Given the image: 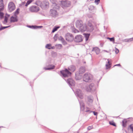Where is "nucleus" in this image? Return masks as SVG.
Segmentation results:
<instances>
[{
    "instance_id": "1",
    "label": "nucleus",
    "mask_w": 133,
    "mask_h": 133,
    "mask_svg": "<svg viewBox=\"0 0 133 133\" xmlns=\"http://www.w3.org/2000/svg\"><path fill=\"white\" fill-rule=\"evenodd\" d=\"M92 79V76L89 73L85 74L83 76V80L86 82H90Z\"/></svg>"
},
{
    "instance_id": "2",
    "label": "nucleus",
    "mask_w": 133,
    "mask_h": 133,
    "mask_svg": "<svg viewBox=\"0 0 133 133\" xmlns=\"http://www.w3.org/2000/svg\"><path fill=\"white\" fill-rule=\"evenodd\" d=\"M96 88L94 84L91 83L86 87V89L88 92H94L95 91Z\"/></svg>"
},
{
    "instance_id": "3",
    "label": "nucleus",
    "mask_w": 133,
    "mask_h": 133,
    "mask_svg": "<svg viewBox=\"0 0 133 133\" xmlns=\"http://www.w3.org/2000/svg\"><path fill=\"white\" fill-rule=\"evenodd\" d=\"M60 72L63 76L64 77L70 76L71 74V72L66 69H65L64 70L61 71Z\"/></svg>"
},
{
    "instance_id": "4",
    "label": "nucleus",
    "mask_w": 133,
    "mask_h": 133,
    "mask_svg": "<svg viewBox=\"0 0 133 133\" xmlns=\"http://www.w3.org/2000/svg\"><path fill=\"white\" fill-rule=\"evenodd\" d=\"M61 4L63 8L69 7L71 5V2L68 1H61Z\"/></svg>"
},
{
    "instance_id": "5",
    "label": "nucleus",
    "mask_w": 133,
    "mask_h": 133,
    "mask_svg": "<svg viewBox=\"0 0 133 133\" xmlns=\"http://www.w3.org/2000/svg\"><path fill=\"white\" fill-rule=\"evenodd\" d=\"M15 6L12 2H10L8 5V8L9 11L11 12L15 9Z\"/></svg>"
},
{
    "instance_id": "6",
    "label": "nucleus",
    "mask_w": 133,
    "mask_h": 133,
    "mask_svg": "<svg viewBox=\"0 0 133 133\" xmlns=\"http://www.w3.org/2000/svg\"><path fill=\"white\" fill-rule=\"evenodd\" d=\"M65 39L68 41L72 42L74 39V37L73 35L70 33H67L65 36Z\"/></svg>"
},
{
    "instance_id": "7",
    "label": "nucleus",
    "mask_w": 133,
    "mask_h": 133,
    "mask_svg": "<svg viewBox=\"0 0 133 133\" xmlns=\"http://www.w3.org/2000/svg\"><path fill=\"white\" fill-rule=\"evenodd\" d=\"M49 3L48 2L46 1H43L41 4V6L43 9H45L49 7Z\"/></svg>"
},
{
    "instance_id": "8",
    "label": "nucleus",
    "mask_w": 133,
    "mask_h": 133,
    "mask_svg": "<svg viewBox=\"0 0 133 133\" xmlns=\"http://www.w3.org/2000/svg\"><path fill=\"white\" fill-rule=\"evenodd\" d=\"M76 96L79 98L82 99L83 98V94L81 90L77 89L75 92Z\"/></svg>"
},
{
    "instance_id": "9",
    "label": "nucleus",
    "mask_w": 133,
    "mask_h": 133,
    "mask_svg": "<svg viewBox=\"0 0 133 133\" xmlns=\"http://www.w3.org/2000/svg\"><path fill=\"white\" fill-rule=\"evenodd\" d=\"M50 15L53 17H55L58 15V13L56 10L54 9H51L50 11Z\"/></svg>"
},
{
    "instance_id": "10",
    "label": "nucleus",
    "mask_w": 133,
    "mask_h": 133,
    "mask_svg": "<svg viewBox=\"0 0 133 133\" xmlns=\"http://www.w3.org/2000/svg\"><path fill=\"white\" fill-rule=\"evenodd\" d=\"M83 40L82 36L81 35H78L76 36L74 39V41L76 42H80Z\"/></svg>"
},
{
    "instance_id": "11",
    "label": "nucleus",
    "mask_w": 133,
    "mask_h": 133,
    "mask_svg": "<svg viewBox=\"0 0 133 133\" xmlns=\"http://www.w3.org/2000/svg\"><path fill=\"white\" fill-rule=\"evenodd\" d=\"M87 31L91 32L94 30V28L91 23H89L87 26Z\"/></svg>"
},
{
    "instance_id": "12",
    "label": "nucleus",
    "mask_w": 133,
    "mask_h": 133,
    "mask_svg": "<svg viewBox=\"0 0 133 133\" xmlns=\"http://www.w3.org/2000/svg\"><path fill=\"white\" fill-rule=\"evenodd\" d=\"M29 10L31 12H36L39 10V8L37 6H33L30 7Z\"/></svg>"
},
{
    "instance_id": "13",
    "label": "nucleus",
    "mask_w": 133,
    "mask_h": 133,
    "mask_svg": "<svg viewBox=\"0 0 133 133\" xmlns=\"http://www.w3.org/2000/svg\"><path fill=\"white\" fill-rule=\"evenodd\" d=\"M79 102L81 110L82 111H84L85 112V110H89L88 109H85V105L82 101H79Z\"/></svg>"
},
{
    "instance_id": "14",
    "label": "nucleus",
    "mask_w": 133,
    "mask_h": 133,
    "mask_svg": "<svg viewBox=\"0 0 133 133\" xmlns=\"http://www.w3.org/2000/svg\"><path fill=\"white\" fill-rule=\"evenodd\" d=\"M66 81L69 85V86H74L75 84L74 81L72 78H69Z\"/></svg>"
},
{
    "instance_id": "15",
    "label": "nucleus",
    "mask_w": 133,
    "mask_h": 133,
    "mask_svg": "<svg viewBox=\"0 0 133 133\" xmlns=\"http://www.w3.org/2000/svg\"><path fill=\"white\" fill-rule=\"evenodd\" d=\"M79 29L81 31L83 32L87 31V26L86 24H83L79 28Z\"/></svg>"
},
{
    "instance_id": "16",
    "label": "nucleus",
    "mask_w": 133,
    "mask_h": 133,
    "mask_svg": "<svg viewBox=\"0 0 133 133\" xmlns=\"http://www.w3.org/2000/svg\"><path fill=\"white\" fill-rule=\"evenodd\" d=\"M83 25V22L81 20H78L76 21V27L79 28Z\"/></svg>"
},
{
    "instance_id": "17",
    "label": "nucleus",
    "mask_w": 133,
    "mask_h": 133,
    "mask_svg": "<svg viewBox=\"0 0 133 133\" xmlns=\"http://www.w3.org/2000/svg\"><path fill=\"white\" fill-rule=\"evenodd\" d=\"M92 51H94L96 53V54L97 55L99 54L100 50L97 47H95L93 48L92 50Z\"/></svg>"
},
{
    "instance_id": "18",
    "label": "nucleus",
    "mask_w": 133,
    "mask_h": 133,
    "mask_svg": "<svg viewBox=\"0 0 133 133\" xmlns=\"http://www.w3.org/2000/svg\"><path fill=\"white\" fill-rule=\"evenodd\" d=\"M18 19L17 18L16 16L14 17L12 16L10 18V21L11 22H14L17 21Z\"/></svg>"
},
{
    "instance_id": "19",
    "label": "nucleus",
    "mask_w": 133,
    "mask_h": 133,
    "mask_svg": "<svg viewBox=\"0 0 133 133\" xmlns=\"http://www.w3.org/2000/svg\"><path fill=\"white\" fill-rule=\"evenodd\" d=\"M4 5L3 0H0V11H2L3 9Z\"/></svg>"
},
{
    "instance_id": "20",
    "label": "nucleus",
    "mask_w": 133,
    "mask_h": 133,
    "mask_svg": "<svg viewBox=\"0 0 133 133\" xmlns=\"http://www.w3.org/2000/svg\"><path fill=\"white\" fill-rule=\"evenodd\" d=\"M68 69L71 71L74 72L75 70V68L74 66L71 65L68 68Z\"/></svg>"
},
{
    "instance_id": "21",
    "label": "nucleus",
    "mask_w": 133,
    "mask_h": 133,
    "mask_svg": "<svg viewBox=\"0 0 133 133\" xmlns=\"http://www.w3.org/2000/svg\"><path fill=\"white\" fill-rule=\"evenodd\" d=\"M85 67L83 66L81 67L79 69V73L82 74L85 72Z\"/></svg>"
},
{
    "instance_id": "22",
    "label": "nucleus",
    "mask_w": 133,
    "mask_h": 133,
    "mask_svg": "<svg viewBox=\"0 0 133 133\" xmlns=\"http://www.w3.org/2000/svg\"><path fill=\"white\" fill-rule=\"evenodd\" d=\"M9 15L6 14L5 16L4 17V20L3 22V23L4 24L6 23L7 22L8 18L9 17Z\"/></svg>"
},
{
    "instance_id": "23",
    "label": "nucleus",
    "mask_w": 133,
    "mask_h": 133,
    "mask_svg": "<svg viewBox=\"0 0 133 133\" xmlns=\"http://www.w3.org/2000/svg\"><path fill=\"white\" fill-rule=\"evenodd\" d=\"M55 68V66L54 65H50L48 68H45L44 69L46 70H50L54 69Z\"/></svg>"
},
{
    "instance_id": "24",
    "label": "nucleus",
    "mask_w": 133,
    "mask_h": 133,
    "mask_svg": "<svg viewBox=\"0 0 133 133\" xmlns=\"http://www.w3.org/2000/svg\"><path fill=\"white\" fill-rule=\"evenodd\" d=\"M88 99L90 102L92 103L93 101V98L92 96H88Z\"/></svg>"
},
{
    "instance_id": "25",
    "label": "nucleus",
    "mask_w": 133,
    "mask_h": 133,
    "mask_svg": "<svg viewBox=\"0 0 133 133\" xmlns=\"http://www.w3.org/2000/svg\"><path fill=\"white\" fill-rule=\"evenodd\" d=\"M108 63L106 64V69H108L110 67V62L109 60V59H108Z\"/></svg>"
},
{
    "instance_id": "26",
    "label": "nucleus",
    "mask_w": 133,
    "mask_h": 133,
    "mask_svg": "<svg viewBox=\"0 0 133 133\" xmlns=\"http://www.w3.org/2000/svg\"><path fill=\"white\" fill-rule=\"evenodd\" d=\"M85 112H88L89 113H90L91 112H92L94 113V115H95L96 116L97 115V112H96L94 111H90V110H85Z\"/></svg>"
},
{
    "instance_id": "27",
    "label": "nucleus",
    "mask_w": 133,
    "mask_h": 133,
    "mask_svg": "<svg viewBox=\"0 0 133 133\" xmlns=\"http://www.w3.org/2000/svg\"><path fill=\"white\" fill-rule=\"evenodd\" d=\"M133 40V38H129V39H125L124 40V42H129L131 41H132Z\"/></svg>"
},
{
    "instance_id": "28",
    "label": "nucleus",
    "mask_w": 133,
    "mask_h": 133,
    "mask_svg": "<svg viewBox=\"0 0 133 133\" xmlns=\"http://www.w3.org/2000/svg\"><path fill=\"white\" fill-rule=\"evenodd\" d=\"M82 78V76L80 75H77L76 74V75L75 78L76 80H80Z\"/></svg>"
},
{
    "instance_id": "29",
    "label": "nucleus",
    "mask_w": 133,
    "mask_h": 133,
    "mask_svg": "<svg viewBox=\"0 0 133 133\" xmlns=\"http://www.w3.org/2000/svg\"><path fill=\"white\" fill-rule=\"evenodd\" d=\"M51 45L50 44H48L46 45L45 46V47L46 48L48 49H51Z\"/></svg>"
},
{
    "instance_id": "30",
    "label": "nucleus",
    "mask_w": 133,
    "mask_h": 133,
    "mask_svg": "<svg viewBox=\"0 0 133 133\" xmlns=\"http://www.w3.org/2000/svg\"><path fill=\"white\" fill-rule=\"evenodd\" d=\"M90 36V34H85V40L87 41L88 40L89 37Z\"/></svg>"
},
{
    "instance_id": "31",
    "label": "nucleus",
    "mask_w": 133,
    "mask_h": 133,
    "mask_svg": "<svg viewBox=\"0 0 133 133\" xmlns=\"http://www.w3.org/2000/svg\"><path fill=\"white\" fill-rule=\"evenodd\" d=\"M89 10L91 11L94 10H95V7L92 5L90 6L89 8Z\"/></svg>"
},
{
    "instance_id": "32",
    "label": "nucleus",
    "mask_w": 133,
    "mask_h": 133,
    "mask_svg": "<svg viewBox=\"0 0 133 133\" xmlns=\"http://www.w3.org/2000/svg\"><path fill=\"white\" fill-rule=\"evenodd\" d=\"M126 122L127 121L125 119H124L122 121V125L124 127H126Z\"/></svg>"
},
{
    "instance_id": "33",
    "label": "nucleus",
    "mask_w": 133,
    "mask_h": 133,
    "mask_svg": "<svg viewBox=\"0 0 133 133\" xmlns=\"http://www.w3.org/2000/svg\"><path fill=\"white\" fill-rule=\"evenodd\" d=\"M59 28V26H56L54 28L52 31V32L54 33Z\"/></svg>"
},
{
    "instance_id": "34",
    "label": "nucleus",
    "mask_w": 133,
    "mask_h": 133,
    "mask_svg": "<svg viewBox=\"0 0 133 133\" xmlns=\"http://www.w3.org/2000/svg\"><path fill=\"white\" fill-rule=\"evenodd\" d=\"M32 2V0H29L26 3L25 5V6H26L30 4Z\"/></svg>"
},
{
    "instance_id": "35",
    "label": "nucleus",
    "mask_w": 133,
    "mask_h": 133,
    "mask_svg": "<svg viewBox=\"0 0 133 133\" xmlns=\"http://www.w3.org/2000/svg\"><path fill=\"white\" fill-rule=\"evenodd\" d=\"M19 9H17L14 13V15L16 16V15L18 14L19 13Z\"/></svg>"
},
{
    "instance_id": "36",
    "label": "nucleus",
    "mask_w": 133,
    "mask_h": 133,
    "mask_svg": "<svg viewBox=\"0 0 133 133\" xmlns=\"http://www.w3.org/2000/svg\"><path fill=\"white\" fill-rule=\"evenodd\" d=\"M72 31L74 33H78L79 32V31L77 30L76 29H75V28H74L72 29Z\"/></svg>"
},
{
    "instance_id": "37",
    "label": "nucleus",
    "mask_w": 133,
    "mask_h": 133,
    "mask_svg": "<svg viewBox=\"0 0 133 133\" xmlns=\"http://www.w3.org/2000/svg\"><path fill=\"white\" fill-rule=\"evenodd\" d=\"M107 39H109L111 41L113 42H114L115 40L114 37H112L111 38L108 37L107 38Z\"/></svg>"
},
{
    "instance_id": "38",
    "label": "nucleus",
    "mask_w": 133,
    "mask_h": 133,
    "mask_svg": "<svg viewBox=\"0 0 133 133\" xmlns=\"http://www.w3.org/2000/svg\"><path fill=\"white\" fill-rule=\"evenodd\" d=\"M129 127L132 131V133H133V124H131L129 126Z\"/></svg>"
},
{
    "instance_id": "39",
    "label": "nucleus",
    "mask_w": 133,
    "mask_h": 133,
    "mask_svg": "<svg viewBox=\"0 0 133 133\" xmlns=\"http://www.w3.org/2000/svg\"><path fill=\"white\" fill-rule=\"evenodd\" d=\"M109 124L111 125H113L114 126H116V124L113 121L110 122Z\"/></svg>"
},
{
    "instance_id": "40",
    "label": "nucleus",
    "mask_w": 133,
    "mask_h": 133,
    "mask_svg": "<svg viewBox=\"0 0 133 133\" xmlns=\"http://www.w3.org/2000/svg\"><path fill=\"white\" fill-rule=\"evenodd\" d=\"M3 14L1 12H0V17L1 19H2L3 17Z\"/></svg>"
},
{
    "instance_id": "41",
    "label": "nucleus",
    "mask_w": 133,
    "mask_h": 133,
    "mask_svg": "<svg viewBox=\"0 0 133 133\" xmlns=\"http://www.w3.org/2000/svg\"><path fill=\"white\" fill-rule=\"evenodd\" d=\"M115 51L116 54H117L119 52V50L117 48H116Z\"/></svg>"
},
{
    "instance_id": "42",
    "label": "nucleus",
    "mask_w": 133,
    "mask_h": 133,
    "mask_svg": "<svg viewBox=\"0 0 133 133\" xmlns=\"http://www.w3.org/2000/svg\"><path fill=\"white\" fill-rule=\"evenodd\" d=\"M59 39L61 40L62 41H64V39L62 36H60L59 37Z\"/></svg>"
},
{
    "instance_id": "43",
    "label": "nucleus",
    "mask_w": 133,
    "mask_h": 133,
    "mask_svg": "<svg viewBox=\"0 0 133 133\" xmlns=\"http://www.w3.org/2000/svg\"><path fill=\"white\" fill-rule=\"evenodd\" d=\"M43 26H35L36 29L39 28H42Z\"/></svg>"
},
{
    "instance_id": "44",
    "label": "nucleus",
    "mask_w": 133,
    "mask_h": 133,
    "mask_svg": "<svg viewBox=\"0 0 133 133\" xmlns=\"http://www.w3.org/2000/svg\"><path fill=\"white\" fill-rule=\"evenodd\" d=\"M93 128V127L92 126H89L88 127V129L89 130H91V129Z\"/></svg>"
},
{
    "instance_id": "45",
    "label": "nucleus",
    "mask_w": 133,
    "mask_h": 133,
    "mask_svg": "<svg viewBox=\"0 0 133 133\" xmlns=\"http://www.w3.org/2000/svg\"><path fill=\"white\" fill-rule=\"evenodd\" d=\"M100 1V0H95V3H97V4H98Z\"/></svg>"
},
{
    "instance_id": "46",
    "label": "nucleus",
    "mask_w": 133,
    "mask_h": 133,
    "mask_svg": "<svg viewBox=\"0 0 133 133\" xmlns=\"http://www.w3.org/2000/svg\"><path fill=\"white\" fill-rule=\"evenodd\" d=\"M62 43L64 45H65V44H66V42L64 40V41H62Z\"/></svg>"
},
{
    "instance_id": "47",
    "label": "nucleus",
    "mask_w": 133,
    "mask_h": 133,
    "mask_svg": "<svg viewBox=\"0 0 133 133\" xmlns=\"http://www.w3.org/2000/svg\"><path fill=\"white\" fill-rule=\"evenodd\" d=\"M5 29V28L4 26H3V27L1 26L0 28V31L3 30Z\"/></svg>"
},
{
    "instance_id": "48",
    "label": "nucleus",
    "mask_w": 133,
    "mask_h": 133,
    "mask_svg": "<svg viewBox=\"0 0 133 133\" xmlns=\"http://www.w3.org/2000/svg\"><path fill=\"white\" fill-rule=\"evenodd\" d=\"M31 28L32 29H36L35 25H32Z\"/></svg>"
},
{
    "instance_id": "49",
    "label": "nucleus",
    "mask_w": 133,
    "mask_h": 133,
    "mask_svg": "<svg viewBox=\"0 0 133 133\" xmlns=\"http://www.w3.org/2000/svg\"><path fill=\"white\" fill-rule=\"evenodd\" d=\"M121 66V65L120 64H118L115 65H114V66Z\"/></svg>"
},
{
    "instance_id": "50",
    "label": "nucleus",
    "mask_w": 133,
    "mask_h": 133,
    "mask_svg": "<svg viewBox=\"0 0 133 133\" xmlns=\"http://www.w3.org/2000/svg\"><path fill=\"white\" fill-rule=\"evenodd\" d=\"M58 46L60 47H62V45L61 44H59L58 45Z\"/></svg>"
},
{
    "instance_id": "51",
    "label": "nucleus",
    "mask_w": 133,
    "mask_h": 133,
    "mask_svg": "<svg viewBox=\"0 0 133 133\" xmlns=\"http://www.w3.org/2000/svg\"><path fill=\"white\" fill-rule=\"evenodd\" d=\"M51 49H54L55 48V47L54 46H51Z\"/></svg>"
},
{
    "instance_id": "52",
    "label": "nucleus",
    "mask_w": 133,
    "mask_h": 133,
    "mask_svg": "<svg viewBox=\"0 0 133 133\" xmlns=\"http://www.w3.org/2000/svg\"><path fill=\"white\" fill-rule=\"evenodd\" d=\"M28 27L29 28H31L32 27V25H28Z\"/></svg>"
},
{
    "instance_id": "53",
    "label": "nucleus",
    "mask_w": 133,
    "mask_h": 133,
    "mask_svg": "<svg viewBox=\"0 0 133 133\" xmlns=\"http://www.w3.org/2000/svg\"><path fill=\"white\" fill-rule=\"evenodd\" d=\"M103 51H104V52H109L108 51H107V50H104Z\"/></svg>"
},
{
    "instance_id": "54",
    "label": "nucleus",
    "mask_w": 133,
    "mask_h": 133,
    "mask_svg": "<svg viewBox=\"0 0 133 133\" xmlns=\"http://www.w3.org/2000/svg\"><path fill=\"white\" fill-rule=\"evenodd\" d=\"M9 26H4V27L5 28H8V27Z\"/></svg>"
},
{
    "instance_id": "55",
    "label": "nucleus",
    "mask_w": 133,
    "mask_h": 133,
    "mask_svg": "<svg viewBox=\"0 0 133 133\" xmlns=\"http://www.w3.org/2000/svg\"><path fill=\"white\" fill-rule=\"evenodd\" d=\"M53 4L54 5H56V4H55L54 3V4Z\"/></svg>"
}]
</instances>
